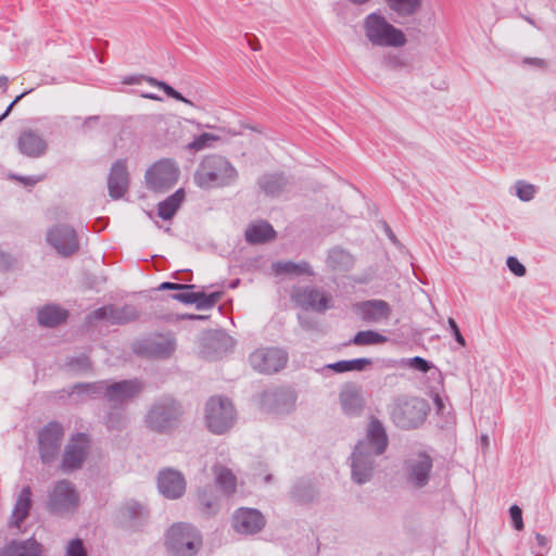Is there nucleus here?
I'll return each mask as SVG.
<instances>
[{
  "label": "nucleus",
  "mask_w": 556,
  "mask_h": 556,
  "mask_svg": "<svg viewBox=\"0 0 556 556\" xmlns=\"http://www.w3.org/2000/svg\"><path fill=\"white\" fill-rule=\"evenodd\" d=\"M389 438L383 424L371 417L364 439L359 440L350 456L351 479L363 485L371 481L377 471V460L388 448Z\"/></svg>",
  "instance_id": "obj_1"
},
{
  "label": "nucleus",
  "mask_w": 556,
  "mask_h": 556,
  "mask_svg": "<svg viewBox=\"0 0 556 556\" xmlns=\"http://www.w3.org/2000/svg\"><path fill=\"white\" fill-rule=\"evenodd\" d=\"M238 179V170L218 154L205 156L194 173V182L202 189L231 186Z\"/></svg>",
  "instance_id": "obj_2"
},
{
  "label": "nucleus",
  "mask_w": 556,
  "mask_h": 556,
  "mask_svg": "<svg viewBox=\"0 0 556 556\" xmlns=\"http://www.w3.org/2000/svg\"><path fill=\"white\" fill-rule=\"evenodd\" d=\"M184 414L181 404L170 395L156 399L149 408L144 422L157 433H168L178 427Z\"/></svg>",
  "instance_id": "obj_3"
},
{
  "label": "nucleus",
  "mask_w": 556,
  "mask_h": 556,
  "mask_svg": "<svg viewBox=\"0 0 556 556\" xmlns=\"http://www.w3.org/2000/svg\"><path fill=\"white\" fill-rule=\"evenodd\" d=\"M364 31L374 46L400 48L406 43L404 33L378 12H372L365 17Z\"/></svg>",
  "instance_id": "obj_4"
},
{
  "label": "nucleus",
  "mask_w": 556,
  "mask_h": 556,
  "mask_svg": "<svg viewBox=\"0 0 556 556\" xmlns=\"http://www.w3.org/2000/svg\"><path fill=\"white\" fill-rule=\"evenodd\" d=\"M429 413L426 400L416 396L397 397L391 410V418L396 427L412 430L420 427Z\"/></svg>",
  "instance_id": "obj_5"
},
{
  "label": "nucleus",
  "mask_w": 556,
  "mask_h": 556,
  "mask_svg": "<svg viewBox=\"0 0 556 556\" xmlns=\"http://www.w3.org/2000/svg\"><path fill=\"white\" fill-rule=\"evenodd\" d=\"M236 420L237 412L228 397L212 396L205 403L204 421L206 428L213 434L220 435L228 432Z\"/></svg>",
  "instance_id": "obj_6"
},
{
  "label": "nucleus",
  "mask_w": 556,
  "mask_h": 556,
  "mask_svg": "<svg viewBox=\"0 0 556 556\" xmlns=\"http://www.w3.org/2000/svg\"><path fill=\"white\" fill-rule=\"evenodd\" d=\"M201 545L199 531L189 523H176L167 532L166 546L173 556H195Z\"/></svg>",
  "instance_id": "obj_7"
},
{
  "label": "nucleus",
  "mask_w": 556,
  "mask_h": 556,
  "mask_svg": "<svg viewBox=\"0 0 556 556\" xmlns=\"http://www.w3.org/2000/svg\"><path fill=\"white\" fill-rule=\"evenodd\" d=\"M180 170L177 163L170 159H162L152 164L146 172L144 180L149 190L164 192L178 180Z\"/></svg>",
  "instance_id": "obj_8"
},
{
  "label": "nucleus",
  "mask_w": 556,
  "mask_h": 556,
  "mask_svg": "<svg viewBox=\"0 0 556 556\" xmlns=\"http://www.w3.org/2000/svg\"><path fill=\"white\" fill-rule=\"evenodd\" d=\"M46 240L63 257L76 254L80 248L76 230L67 224H55L49 227Z\"/></svg>",
  "instance_id": "obj_9"
},
{
  "label": "nucleus",
  "mask_w": 556,
  "mask_h": 556,
  "mask_svg": "<svg viewBox=\"0 0 556 556\" xmlns=\"http://www.w3.org/2000/svg\"><path fill=\"white\" fill-rule=\"evenodd\" d=\"M432 458L425 452L412 454L404 463L403 470L406 482L415 489L425 488L431 477Z\"/></svg>",
  "instance_id": "obj_10"
},
{
  "label": "nucleus",
  "mask_w": 556,
  "mask_h": 556,
  "mask_svg": "<svg viewBox=\"0 0 556 556\" xmlns=\"http://www.w3.org/2000/svg\"><path fill=\"white\" fill-rule=\"evenodd\" d=\"M143 389L144 383L137 378L121 381L108 380L105 400L114 408H119L139 396Z\"/></svg>",
  "instance_id": "obj_11"
},
{
  "label": "nucleus",
  "mask_w": 556,
  "mask_h": 556,
  "mask_svg": "<svg viewBox=\"0 0 556 556\" xmlns=\"http://www.w3.org/2000/svg\"><path fill=\"white\" fill-rule=\"evenodd\" d=\"M79 502V496L74 484L66 480L58 481L49 493L48 507L55 514L74 511Z\"/></svg>",
  "instance_id": "obj_12"
},
{
  "label": "nucleus",
  "mask_w": 556,
  "mask_h": 556,
  "mask_svg": "<svg viewBox=\"0 0 556 556\" xmlns=\"http://www.w3.org/2000/svg\"><path fill=\"white\" fill-rule=\"evenodd\" d=\"M291 299L296 306L305 311L311 309L317 313H324L332 306L331 296L313 286L294 288L291 293Z\"/></svg>",
  "instance_id": "obj_13"
},
{
  "label": "nucleus",
  "mask_w": 556,
  "mask_h": 556,
  "mask_svg": "<svg viewBox=\"0 0 556 556\" xmlns=\"http://www.w3.org/2000/svg\"><path fill=\"white\" fill-rule=\"evenodd\" d=\"M288 354L279 348L257 349L250 355L251 366L262 374H273L282 369Z\"/></svg>",
  "instance_id": "obj_14"
},
{
  "label": "nucleus",
  "mask_w": 556,
  "mask_h": 556,
  "mask_svg": "<svg viewBox=\"0 0 556 556\" xmlns=\"http://www.w3.org/2000/svg\"><path fill=\"white\" fill-rule=\"evenodd\" d=\"M64 434L61 424L51 421L38 433V445L40 458L43 463H51L60 451Z\"/></svg>",
  "instance_id": "obj_15"
},
{
  "label": "nucleus",
  "mask_w": 556,
  "mask_h": 556,
  "mask_svg": "<svg viewBox=\"0 0 556 556\" xmlns=\"http://www.w3.org/2000/svg\"><path fill=\"white\" fill-rule=\"evenodd\" d=\"M89 447L90 440L86 433L75 434L65 447L62 459V469L65 472L79 469L88 455Z\"/></svg>",
  "instance_id": "obj_16"
},
{
  "label": "nucleus",
  "mask_w": 556,
  "mask_h": 556,
  "mask_svg": "<svg viewBox=\"0 0 556 556\" xmlns=\"http://www.w3.org/2000/svg\"><path fill=\"white\" fill-rule=\"evenodd\" d=\"M353 312L367 324H379L392 315L390 304L384 300H366L353 305Z\"/></svg>",
  "instance_id": "obj_17"
},
{
  "label": "nucleus",
  "mask_w": 556,
  "mask_h": 556,
  "mask_svg": "<svg viewBox=\"0 0 556 556\" xmlns=\"http://www.w3.org/2000/svg\"><path fill=\"white\" fill-rule=\"evenodd\" d=\"M186 484L184 475L176 469L164 468L159 471L157 489L166 498H180L186 492Z\"/></svg>",
  "instance_id": "obj_18"
},
{
  "label": "nucleus",
  "mask_w": 556,
  "mask_h": 556,
  "mask_svg": "<svg viewBox=\"0 0 556 556\" xmlns=\"http://www.w3.org/2000/svg\"><path fill=\"white\" fill-rule=\"evenodd\" d=\"M232 526L238 533L254 534L265 526V518L255 508L241 507L232 516Z\"/></svg>",
  "instance_id": "obj_19"
},
{
  "label": "nucleus",
  "mask_w": 556,
  "mask_h": 556,
  "mask_svg": "<svg viewBox=\"0 0 556 556\" xmlns=\"http://www.w3.org/2000/svg\"><path fill=\"white\" fill-rule=\"evenodd\" d=\"M343 413L350 417L359 416L365 407L363 388L356 383H345L339 394Z\"/></svg>",
  "instance_id": "obj_20"
},
{
  "label": "nucleus",
  "mask_w": 556,
  "mask_h": 556,
  "mask_svg": "<svg viewBox=\"0 0 556 556\" xmlns=\"http://www.w3.org/2000/svg\"><path fill=\"white\" fill-rule=\"evenodd\" d=\"M296 395L290 389H275L265 391L262 395L263 405L277 414L289 413L295 404Z\"/></svg>",
  "instance_id": "obj_21"
},
{
  "label": "nucleus",
  "mask_w": 556,
  "mask_h": 556,
  "mask_svg": "<svg viewBox=\"0 0 556 556\" xmlns=\"http://www.w3.org/2000/svg\"><path fill=\"white\" fill-rule=\"evenodd\" d=\"M129 187V174L125 160H117L113 163L108 178L109 194L112 199L118 200L124 197Z\"/></svg>",
  "instance_id": "obj_22"
},
{
  "label": "nucleus",
  "mask_w": 556,
  "mask_h": 556,
  "mask_svg": "<svg viewBox=\"0 0 556 556\" xmlns=\"http://www.w3.org/2000/svg\"><path fill=\"white\" fill-rule=\"evenodd\" d=\"M31 505V490L30 486L26 485L20 491L17 495L11 517L8 521L9 530L21 531V526L28 517Z\"/></svg>",
  "instance_id": "obj_23"
},
{
  "label": "nucleus",
  "mask_w": 556,
  "mask_h": 556,
  "mask_svg": "<svg viewBox=\"0 0 556 556\" xmlns=\"http://www.w3.org/2000/svg\"><path fill=\"white\" fill-rule=\"evenodd\" d=\"M175 349L176 341L172 336H157L146 340L140 346V352L150 357L167 358Z\"/></svg>",
  "instance_id": "obj_24"
},
{
  "label": "nucleus",
  "mask_w": 556,
  "mask_h": 556,
  "mask_svg": "<svg viewBox=\"0 0 556 556\" xmlns=\"http://www.w3.org/2000/svg\"><path fill=\"white\" fill-rule=\"evenodd\" d=\"M46 140L34 130H25L18 138L20 151L29 157H39L47 151Z\"/></svg>",
  "instance_id": "obj_25"
},
{
  "label": "nucleus",
  "mask_w": 556,
  "mask_h": 556,
  "mask_svg": "<svg viewBox=\"0 0 556 556\" xmlns=\"http://www.w3.org/2000/svg\"><path fill=\"white\" fill-rule=\"evenodd\" d=\"M43 552L42 544L31 536L24 541L12 540L2 549V556H43Z\"/></svg>",
  "instance_id": "obj_26"
},
{
  "label": "nucleus",
  "mask_w": 556,
  "mask_h": 556,
  "mask_svg": "<svg viewBox=\"0 0 556 556\" xmlns=\"http://www.w3.org/2000/svg\"><path fill=\"white\" fill-rule=\"evenodd\" d=\"M326 264L332 271L345 273L353 268L354 257L344 249L336 247L329 251Z\"/></svg>",
  "instance_id": "obj_27"
},
{
  "label": "nucleus",
  "mask_w": 556,
  "mask_h": 556,
  "mask_svg": "<svg viewBox=\"0 0 556 556\" xmlns=\"http://www.w3.org/2000/svg\"><path fill=\"white\" fill-rule=\"evenodd\" d=\"M276 231L267 222L251 225L245 230V240L251 244L265 243L275 239Z\"/></svg>",
  "instance_id": "obj_28"
},
{
  "label": "nucleus",
  "mask_w": 556,
  "mask_h": 556,
  "mask_svg": "<svg viewBox=\"0 0 556 556\" xmlns=\"http://www.w3.org/2000/svg\"><path fill=\"white\" fill-rule=\"evenodd\" d=\"M212 471L215 476V482L220 491L227 496L232 495L237 488V477L232 471L220 464H215L212 467Z\"/></svg>",
  "instance_id": "obj_29"
},
{
  "label": "nucleus",
  "mask_w": 556,
  "mask_h": 556,
  "mask_svg": "<svg viewBox=\"0 0 556 556\" xmlns=\"http://www.w3.org/2000/svg\"><path fill=\"white\" fill-rule=\"evenodd\" d=\"M185 190L182 188L176 190L173 194L157 204V215L163 220L172 219L185 200Z\"/></svg>",
  "instance_id": "obj_30"
},
{
  "label": "nucleus",
  "mask_w": 556,
  "mask_h": 556,
  "mask_svg": "<svg viewBox=\"0 0 556 556\" xmlns=\"http://www.w3.org/2000/svg\"><path fill=\"white\" fill-rule=\"evenodd\" d=\"M68 313L58 305L49 304L38 312V321L46 327H56L66 320Z\"/></svg>",
  "instance_id": "obj_31"
},
{
  "label": "nucleus",
  "mask_w": 556,
  "mask_h": 556,
  "mask_svg": "<svg viewBox=\"0 0 556 556\" xmlns=\"http://www.w3.org/2000/svg\"><path fill=\"white\" fill-rule=\"evenodd\" d=\"M287 185L288 179L282 174H265L258 178L260 188L270 197L280 194Z\"/></svg>",
  "instance_id": "obj_32"
},
{
  "label": "nucleus",
  "mask_w": 556,
  "mask_h": 556,
  "mask_svg": "<svg viewBox=\"0 0 556 556\" xmlns=\"http://www.w3.org/2000/svg\"><path fill=\"white\" fill-rule=\"evenodd\" d=\"M273 270L277 275H306L314 276L315 273L308 262L302 261L300 263L288 262H275L271 265Z\"/></svg>",
  "instance_id": "obj_33"
},
{
  "label": "nucleus",
  "mask_w": 556,
  "mask_h": 556,
  "mask_svg": "<svg viewBox=\"0 0 556 556\" xmlns=\"http://www.w3.org/2000/svg\"><path fill=\"white\" fill-rule=\"evenodd\" d=\"M388 337L375 331V330H361L350 339L344 345H357V346H369L380 345L388 342Z\"/></svg>",
  "instance_id": "obj_34"
},
{
  "label": "nucleus",
  "mask_w": 556,
  "mask_h": 556,
  "mask_svg": "<svg viewBox=\"0 0 556 556\" xmlns=\"http://www.w3.org/2000/svg\"><path fill=\"white\" fill-rule=\"evenodd\" d=\"M197 507L205 516L214 515L217 511L218 503L212 486L207 485L199 490Z\"/></svg>",
  "instance_id": "obj_35"
},
{
  "label": "nucleus",
  "mask_w": 556,
  "mask_h": 556,
  "mask_svg": "<svg viewBox=\"0 0 556 556\" xmlns=\"http://www.w3.org/2000/svg\"><path fill=\"white\" fill-rule=\"evenodd\" d=\"M372 364L370 358H355L350 361H339L332 364H327L324 369H331L334 372L342 374L346 371H364Z\"/></svg>",
  "instance_id": "obj_36"
},
{
  "label": "nucleus",
  "mask_w": 556,
  "mask_h": 556,
  "mask_svg": "<svg viewBox=\"0 0 556 556\" xmlns=\"http://www.w3.org/2000/svg\"><path fill=\"white\" fill-rule=\"evenodd\" d=\"M139 309L132 304H125L122 307L111 305V324L124 325L136 320L139 317Z\"/></svg>",
  "instance_id": "obj_37"
},
{
  "label": "nucleus",
  "mask_w": 556,
  "mask_h": 556,
  "mask_svg": "<svg viewBox=\"0 0 556 556\" xmlns=\"http://www.w3.org/2000/svg\"><path fill=\"white\" fill-rule=\"evenodd\" d=\"M389 9L399 16L408 17L418 12L421 0H383Z\"/></svg>",
  "instance_id": "obj_38"
},
{
  "label": "nucleus",
  "mask_w": 556,
  "mask_h": 556,
  "mask_svg": "<svg viewBox=\"0 0 556 556\" xmlns=\"http://www.w3.org/2000/svg\"><path fill=\"white\" fill-rule=\"evenodd\" d=\"M127 416L122 409L114 408L104 416L103 424L110 432H121L127 427Z\"/></svg>",
  "instance_id": "obj_39"
},
{
  "label": "nucleus",
  "mask_w": 556,
  "mask_h": 556,
  "mask_svg": "<svg viewBox=\"0 0 556 556\" xmlns=\"http://www.w3.org/2000/svg\"><path fill=\"white\" fill-rule=\"evenodd\" d=\"M108 380H100L90 383H77L73 387V392L86 394L89 397L102 396L105 399Z\"/></svg>",
  "instance_id": "obj_40"
},
{
  "label": "nucleus",
  "mask_w": 556,
  "mask_h": 556,
  "mask_svg": "<svg viewBox=\"0 0 556 556\" xmlns=\"http://www.w3.org/2000/svg\"><path fill=\"white\" fill-rule=\"evenodd\" d=\"M315 495V489L308 481L301 480L292 489V498L300 503H308L314 500Z\"/></svg>",
  "instance_id": "obj_41"
},
{
  "label": "nucleus",
  "mask_w": 556,
  "mask_h": 556,
  "mask_svg": "<svg viewBox=\"0 0 556 556\" xmlns=\"http://www.w3.org/2000/svg\"><path fill=\"white\" fill-rule=\"evenodd\" d=\"M66 367L70 371L75 374L87 372L91 369V363L87 355L81 354L77 357L68 358L66 363Z\"/></svg>",
  "instance_id": "obj_42"
},
{
  "label": "nucleus",
  "mask_w": 556,
  "mask_h": 556,
  "mask_svg": "<svg viewBox=\"0 0 556 556\" xmlns=\"http://www.w3.org/2000/svg\"><path fill=\"white\" fill-rule=\"evenodd\" d=\"M223 295L222 291L212 292L206 294L204 292H197L198 302H195L198 309H207L215 306Z\"/></svg>",
  "instance_id": "obj_43"
},
{
  "label": "nucleus",
  "mask_w": 556,
  "mask_h": 556,
  "mask_svg": "<svg viewBox=\"0 0 556 556\" xmlns=\"http://www.w3.org/2000/svg\"><path fill=\"white\" fill-rule=\"evenodd\" d=\"M216 140H218L217 136L210 132H203L200 136L195 137L190 143H188L187 148L189 150L200 151L211 147L212 142Z\"/></svg>",
  "instance_id": "obj_44"
},
{
  "label": "nucleus",
  "mask_w": 556,
  "mask_h": 556,
  "mask_svg": "<svg viewBox=\"0 0 556 556\" xmlns=\"http://www.w3.org/2000/svg\"><path fill=\"white\" fill-rule=\"evenodd\" d=\"M122 511L125 517L132 521L142 518L146 514L144 507L136 502L127 503Z\"/></svg>",
  "instance_id": "obj_45"
},
{
  "label": "nucleus",
  "mask_w": 556,
  "mask_h": 556,
  "mask_svg": "<svg viewBox=\"0 0 556 556\" xmlns=\"http://www.w3.org/2000/svg\"><path fill=\"white\" fill-rule=\"evenodd\" d=\"M516 194L521 201H530L534 198L535 187L531 184L519 180L516 182Z\"/></svg>",
  "instance_id": "obj_46"
},
{
  "label": "nucleus",
  "mask_w": 556,
  "mask_h": 556,
  "mask_svg": "<svg viewBox=\"0 0 556 556\" xmlns=\"http://www.w3.org/2000/svg\"><path fill=\"white\" fill-rule=\"evenodd\" d=\"M65 556H88L81 539L71 540L65 549Z\"/></svg>",
  "instance_id": "obj_47"
},
{
  "label": "nucleus",
  "mask_w": 556,
  "mask_h": 556,
  "mask_svg": "<svg viewBox=\"0 0 556 556\" xmlns=\"http://www.w3.org/2000/svg\"><path fill=\"white\" fill-rule=\"evenodd\" d=\"M89 323L93 320H109L111 323V305L102 306L87 316Z\"/></svg>",
  "instance_id": "obj_48"
},
{
  "label": "nucleus",
  "mask_w": 556,
  "mask_h": 556,
  "mask_svg": "<svg viewBox=\"0 0 556 556\" xmlns=\"http://www.w3.org/2000/svg\"><path fill=\"white\" fill-rule=\"evenodd\" d=\"M408 365L412 368H414L418 371H421V372H428L432 367V364L430 362H428L427 359H425L420 356H415V357L409 358Z\"/></svg>",
  "instance_id": "obj_49"
},
{
  "label": "nucleus",
  "mask_w": 556,
  "mask_h": 556,
  "mask_svg": "<svg viewBox=\"0 0 556 556\" xmlns=\"http://www.w3.org/2000/svg\"><path fill=\"white\" fill-rule=\"evenodd\" d=\"M8 178L16 180V181H20L25 187H33L37 182L41 181L45 178V176L43 175H39V176H17V175L9 174Z\"/></svg>",
  "instance_id": "obj_50"
},
{
  "label": "nucleus",
  "mask_w": 556,
  "mask_h": 556,
  "mask_svg": "<svg viewBox=\"0 0 556 556\" xmlns=\"http://www.w3.org/2000/svg\"><path fill=\"white\" fill-rule=\"evenodd\" d=\"M506 264L509 270L517 277L526 275V267L515 256H509Z\"/></svg>",
  "instance_id": "obj_51"
},
{
  "label": "nucleus",
  "mask_w": 556,
  "mask_h": 556,
  "mask_svg": "<svg viewBox=\"0 0 556 556\" xmlns=\"http://www.w3.org/2000/svg\"><path fill=\"white\" fill-rule=\"evenodd\" d=\"M509 515L513 521V525L516 530H522L523 529V520H522V510L519 506L513 505L509 508Z\"/></svg>",
  "instance_id": "obj_52"
},
{
  "label": "nucleus",
  "mask_w": 556,
  "mask_h": 556,
  "mask_svg": "<svg viewBox=\"0 0 556 556\" xmlns=\"http://www.w3.org/2000/svg\"><path fill=\"white\" fill-rule=\"evenodd\" d=\"M173 299L186 304H195L198 302L197 292L186 291L173 295Z\"/></svg>",
  "instance_id": "obj_53"
},
{
  "label": "nucleus",
  "mask_w": 556,
  "mask_h": 556,
  "mask_svg": "<svg viewBox=\"0 0 556 556\" xmlns=\"http://www.w3.org/2000/svg\"><path fill=\"white\" fill-rule=\"evenodd\" d=\"M447 323H448L450 329H451L452 334H453L454 339L456 340V342L459 343L462 346H465L466 345V340L463 337V334H462V332L459 330V327L456 324V321L453 318L450 317Z\"/></svg>",
  "instance_id": "obj_54"
},
{
  "label": "nucleus",
  "mask_w": 556,
  "mask_h": 556,
  "mask_svg": "<svg viewBox=\"0 0 556 556\" xmlns=\"http://www.w3.org/2000/svg\"><path fill=\"white\" fill-rule=\"evenodd\" d=\"M193 288V285H180L168 281L162 282L159 287L160 290H191Z\"/></svg>",
  "instance_id": "obj_55"
},
{
  "label": "nucleus",
  "mask_w": 556,
  "mask_h": 556,
  "mask_svg": "<svg viewBox=\"0 0 556 556\" xmlns=\"http://www.w3.org/2000/svg\"><path fill=\"white\" fill-rule=\"evenodd\" d=\"M149 83H150V85L156 86L160 89H162L165 92V94L167 97H169V98L174 93L175 89L172 86H169L168 84L164 83V81L156 80L155 78H150Z\"/></svg>",
  "instance_id": "obj_56"
},
{
  "label": "nucleus",
  "mask_w": 556,
  "mask_h": 556,
  "mask_svg": "<svg viewBox=\"0 0 556 556\" xmlns=\"http://www.w3.org/2000/svg\"><path fill=\"white\" fill-rule=\"evenodd\" d=\"M27 92H23L21 94H18L17 97H15V99L9 104V106L7 108V110L4 112H2V121L10 114L11 110L13 109V106L26 94Z\"/></svg>",
  "instance_id": "obj_57"
},
{
  "label": "nucleus",
  "mask_w": 556,
  "mask_h": 556,
  "mask_svg": "<svg viewBox=\"0 0 556 556\" xmlns=\"http://www.w3.org/2000/svg\"><path fill=\"white\" fill-rule=\"evenodd\" d=\"M170 98H173V99H175V100H177V101L184 102V103H186V104L193 105V103H192L189 99L185 98V97H184L180 92H178L176 89L174 90V93L172 94V97H170Z\"/></svg>",
  "instance_id": "obj_58"
},
{
  "label": "nucleus",
  "mask_w": 556,
  "mask_h": 556,
  "mask_svg": "<svg viewBox=\"0 0 556 556\" xmlns=\"http://www.w3.org/2000/svg\"><path fill=\"white\" fill-rule=\"evenodd\" d=\"M170 98H173V99H175V100H177V101L184 102V103H186V104L193 105V103H192L189 99L185 98V97H184L180 92H178L176 89L174 90V93L172 94V97H170Z\"/></svg>",
  "instance_id": "obj_59"
},
{
  "label": "nucleus",
  "mask_w": 556,
  "mask_h": 556,
  "mask_svg": "<svg viewBox=\"0 0 556 556\" xmlns=\"http://www.w3.org/2000/svg\"><path fill=\"white\" fill-rule=\"evenodd\" d=\"M535 540L538 542V545L541 547H545L547 544V539L543 534L536 533Z\"/></svg>",
  "instance_id": "obj_60"
},
{
  "label": "nucleus",
  "mask_w": 556,
  "mask_h": 556,
  "mask_svg": "<svg viewBox=\"0 0 556 556\" xmlns=\"http://www.w3.org/2000/svg\"><path fill=\"white\" fill-rule=\"evenodd\" d=\"M527 62L531 63V64H534V65H538V66H543L545 64V61L542 60V59H538V58H534V59H528Z\"/></svg>",
  "instance_id": "obj_61"
},
{
  "label": "nucleus",
  "mask_w": 556,
  "mask_h": 556,
  "mask_svg": "<svg viewBox=\"0 0 556 556\" xmlns=\"http://www.w3.org/2000/svg\"><path fill=\"white\" fill-rule=\"evenodd\" d=\"M384 228H386V232H387L388 237H389V238H390L394 243H396V242H397V240H396V238H395L394 233L392 232V230L390 229V227H389L387 224H384Z\"/></svg>",
  "instance_id": "obj_62"
},
{
  "label": "nucleus",
  "mask_w": 556,
  "mask_h": 556,
  "mask_svg": "<svg viewBox=\"0 0 556 556\" xmlns=\"http://www.w3.org/2000/svg\"><path fill=\"white\" fill-rule=\"evenodd\" d=\"M349 1L352 2L353 4L362 5V4L367 3L369 0H349Z\"/></svg>",
  "instance_id": "obj_63"
},
{
  "label": "nucleus",
  "mask_w": 556,
  "mask_h": 556,
  "mask_svg": "<svg viewBox=\"0 0 556 556\" xmlns=\"http://www.w3.org/2000/svg\"><path fill=\"white\" fill-rule=\"evenodd\" d=\"M481 442H482L483 445L486 446L489 444L488 435H485V434L481 435Z\"/></svg>",
  "instance_id": "obj_64"
}]
</instances>
